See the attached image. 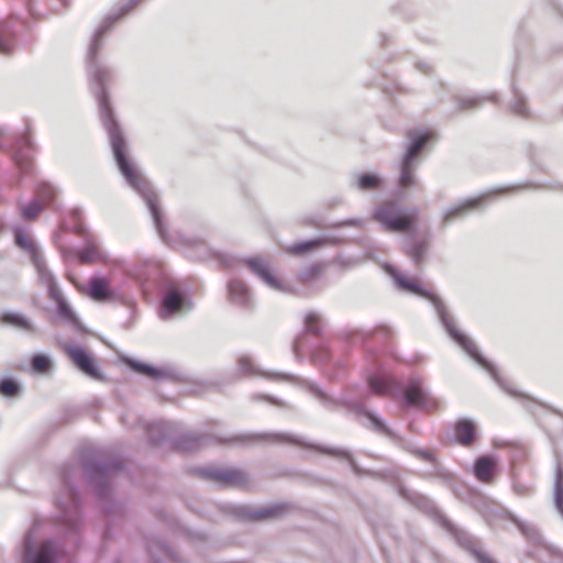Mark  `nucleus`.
Returning <instances> with one entry per match:
<instances>
[{
	"label": "nucleus",
	"mask_w": 563,
	"mask_h": 563,
	"mask_svg": "<svg viewBox=\"0 0 563 563\" xmlns=\"http://www.w3.org/2000/svg\"><path fill=\"white\" fill-rule=\"evenodd\" d=\"M398 495L416 509L430 517L437 525L444 529L455 543L467 552L476 563H498L486 551L478 547L479 540L466 530L454 525L426 495L408 488L402 483L397 484Z\"/></svg>",
	"instance_id": "nucleus-6"
},
{
	"label": "nucleus",
	"mask_w": 563,
	"mask_h": 563,
	"mask_svg": "<svg viewBox=\"0 0 563 563\" xmlns=\"http://www.w3.org/2000/svg\"><path fill=\"white\" fill-rule=\"evenodd\" d=\"M503 189H504V188H495V189H493V190H492V192H499V191H501Z\"/></svg>",
	"instance_id": "nucleus-59"
},
{
	"label": "nucleus",
	"mask_w": 563,
	"mask_h": 563,
	"mask_svg": "<svg viewBox=\"0 0 563 563\" xmlns=\"http://www.w3.org/2000/svg\"><path fill=\"white\" fill-rule=\"evenodd\" d=\"M497 99H498V97H497V95H496V93H492V95H490V100H492L493 102H496V101H497Z\"/></svg>",
	"instance_id": "nucleus-58"
},
{
	"label": "nucleus",
	"mask_w": 563,
	"mask_h": 563,
	"mask_svg": "<svg viewBox=\"0 0 563 563\" xmlns=\"http://www.w3.org/2000/svg\"><path fill=\"white\" fill-rule=\"evenodd\" d=\"M29 366L34 375L49 374L54 369V361L47 353L35 352L29 358Z\"/></svg>",
	"instance_id": "nucleus-39"
},
{
	"label": "nucleus",
	"mask_w": 563,
	"mask_h": 563,
	"mask_svg": "<svg viewBox=\"0 0 563 563\" xmlns=\"http://www.w3.org/2000/svg\"><path fill=\"white\" fill-rule=\"evenodd\" d=\"M500 517L511 521L530 542L534 544L543 542V536L540 530L534 525L522 521L512 511L504 509L500 512Z\"/></svg>",
	"instance_id": "nucleus-34"
},
{
	"label": "nucleus",
	"mask_w": 563,
	"mask_h": 563,
	"mask_svg": "<svg viewBox=\"0 0 563 563\" xmlns=\"http://www.w3.org/2000/svg\"><path fill=\"white\" fill-rule=\"evenodd\" d=\"M40 523L34 521L23 537L21 563H60L59 543L54 538H46L40 544L36 536Z\"/></svg>",
	"instance_id": "nucleus-13"
},
{
	"label": "nucleus",
	"mask_w": 563,
	"mask_h": 563,
	"mask_svg": "<svg viewBox=\"0 0 563 563\" xmlns=\"http://www.w3.org/2000/svg\"><path fill=\"white\" fill-rule=\"evenodd\" d=\"M322 272V265L319 263H313L308 265L302 272H300L299 276L303 282H309L310 279L319 276Z\"/></svg>",
	"instance_id": "nucleus-47"
},
{
	"label": "nucleus",
	"mask_w": 563,
	"mask_h": 563,
	"mask_svg": "<svg viewBox=\"0 0 563 563\" xmlns=\"http://www.w3.org/2000/svg\"><path fill=\"white\" fill-rule=\"evenodd\" d=\"M122 363L132 372L141 374L153 380L169 379L173 382H183V375L173 367L157 366L132 356H122Z\"/></svg>",
	"instance_id": "nucleus-19"
},
{
	"label": "nucleus",
	"mask_w": 563,
	"mask_h": 563,
	"mask_svg": "<svg viewBox=\"0 0 563 563\" xmlns=\"http://www.w3.org/2000/svg\"><path fill=\"white\" fill-rule=\"evenodd\" d=\"M43 209V202L38 198H32L29 203L20 205V214L23 219H35Z\"/></svg>",
	"instance_id": "nucleus-44"
},
{
	"label": "nucleus",
	"mask_w": 563,
	"mask_h": 563,
	"mask_svg": "<svg viewBox=\"0 0 563 563\" xmlns=\"http://www.w3.org/2000/svg\"><path fill=\"white\" fill-rule=\"evenodd\" d=\"M66 356L71 364L85 376L102 380L103 373L96 356L82 344L66 343L63 346Z\"/></svg>",
	"instance_id": "nucleus-17"
},
{
	"label": "nucleus",
	"mask_w": 563,
	"mask_h": 563,
	"mask_svg": "<svg viewBox=\"0 0 563 563\" xmlns=\"http://www.w3.org/2000/svg\"><path fill=\"white\" fill-rule=\"evenodd\" d=\"M191 474L221 487H238L247 483V475L239 468H221L211 466H197Z\"/></svg>",
	"instance_id": "nucleus-18"
},
{
	"label": "nucleus",
	"mask_w": 563,
	"mask_h": 563,
	"mask_svg": "<svg viewBox=\"0 0 563 563\" xmlns=\"http://www.w3.org/2000/svg\"><path fill=\"white\" fill-rule=\"evenodd\" d=\"M416 67L418 70L422 71L423 74H428L429 73V69L430 67L428 66V64L423 63V62H418L416 64Z\"/></svg>",
	"instance_id": "nucleus-54"
},
{
	"label": "nucleus",
	"mask_w": 563,
	"mask_h": 563,
	"mask_svg": "<svg viewBox=\"0 0 563 563\" xmlns=\"http://www.w3.org/2000/svg\"><path fill=\"white\" fill-rule=\"evenodd\" d=\"M140 1L141 0H128L117 10L109 12L91 35H103L104 33L112 31L115 24L119 23Z\"/></svg>",
	"instance_id": "nucleus-31"
},
{
	"label": "nucleus",
	"mask_w": 563,
	"mask_h": 563,
	"mask_svg": "<svg viewBox=\"0 0 563 563\" xmlns=\"http://www.w3.org/2000/svg\"><path fill=\"white\" fill-rule=\"evenodd\" d=\"M27 11L32 14L33 13V7L31 0H24Z\"/></svg>",
	"instance_id": "nucleus-55"
},
{
	"label": "nucleus",
	"mask_w": 563,
	"mask_h": 563,
	"mask_svg": "<svg viewBox=\"0 0 563 563\" xmlns=\"http://www.w3.org/2000/svg\"><path fill=\"white\" fill-rule=\"evenodd\" d=\"M158 314L161 319L167 320L176 314L188 311L191 308V299L186 290L178 289L173 280H166L163 285Z\"/></svg>",
	"instance_id": "nucleus-16"
},
{
	"label": "nucleus",
	"mask_w": 563,
	"mask_h": 563,
	"mask_svg": "<svg viewBox=\"0 0 563 563\" xmlns=\"http://www.w3.org/2000/svg\"><path fill=\"white\" fill-rule=\"evenodd\" d=\"M324 322L317 311H309L303 319V329L302 331L295 338L291 343V350L298 351L300 342L303 339H307V335H312L313 338H322L323 335Z\"/></svg>",
	"instance_id": "nucleus-30"
},
{
	"label": "nucleus",
	"mask_w": 563,
	"mask_h": 563,
	"mask_svg": "<svg viewBox=\"0 0 563 563\" xmlns=\"http://www.w3.org/2000/svg\"><path fill=\"white\" fill-rule=\"evenodd\" d=\"M55 243L65 262L76 260L79 264H90L108 261V254L99 250L98 245L89 238H85L84 246L76 249L58 243L57 238H55Z\"/></svg>",
	"instance_id": "nucleus-20"
},
{
	"label": "nucleus",
	"mask_w": 563,
	"mask_h": 563,
	"mask_svg": "<svg viewBox=\"0 0 563 563\" xmlns=\"http://www.w3.org/2000/svg\"><path fill=\"white\" fill-rule=\"evenodd\" d=\"M548 4L563 18V3L560 0H547Z\"/></svg>",
	"instance_id": "nucleus-51"
},
{
	"label": "nucleus",
	"mask_w": 563,
	"mask_h": 563,
	"mask_svg": "<svg viewBox=\"0 0 563 563\" xmlns=\"http://www.w3.org/2000/svg\"><path fill=\"white\" fill-rule=\"evenodd\" d=\"M0 323L5 327H12L21 331L32 332L34 331V324L30 318L25 314L11 311L3 310L0 312Z\"/></svg>",
	"instance_id": "nucleus-37"
},
{
	"label": "nucleus",
	"mask_w": 563,
	"mask_h": 563,
	"mask_svg": "<svg viewBox=\"0 0 563 563\" xmlns=\"http://www.w3.org/2000/svg\"><path fill=\"white\" fill-rule=\"evenodd\" d=\"M369 394L393 395L400 400L405 408H424L428 405V394L419 378L412 377L407 383L391 385L389 378L380 372H372L366 378Z\"/></svg>",
	"instance_id": "nucleus-10"
},
{
	"label": "nucleus",
	"mask_w": 563,
	"mask_h": 563,
	"mask_svg": "<svg viewBox=\"0 0 563 563\" xmlns=\"http://www.w3.org/2000/svg\"><path fill=\"white\" fill-rule=\"evenodd\" d=\"M238 368L245 376H263L268 379L280 380L291 377L288 373L282 372H265L255 365L251 357L247 355H241L238 358Z\"/></svg>",
	"instance_id": "nucleus-33"
},
{
	"label": "nucleus",
	"mask_w": 563,
	"mask_h": 563,
	"mask_svg": "<svg viewBox=\"0 0 563 563\" xmlns=\"http://www.w3.org/2000/svg\"><path fill=\"white\" fill-rule=\"evenodd\" d=\"M432 235L429 231L421 234H418V231L405 233L402 251L416 266H420L428 255Z\"/></svg>",
	"instance_id": "nucleus-21"
},
{
	"label": "nucleus",
	"mask_w": 563,
	"mask_h": 563,
	"mask_svg": "<svg viewBox=\"0 0 563 563\" xmlns=\"http://www.w3.org/2000/svg\"><path fill=\"white\" fill-rule=\"evenodd\" d=\"M344 371H345L344 365L341 363H338L334 367H329L325 371V375L330 379H336V378H340L344 374Z\"/></svg>",
	"instance_id": "nucleus-50"
},
{
	"label": "nucleus",
	"mask_w": 563,
	"mask_h": 563,
	"mask_svg": "<svg viewBox=\"0 0 563 563\" xmlns=\"http://www.w3.org/2000/svg\"><path fill=\"white\" fill-rule=\"evenodd\" d=\"M79 461L85 484L96 496L101 511L106 515L123 516L126 504L114 498L111 477L125 471L124 459L119 455H100L93 450H86L80 453Z\"/></svg>",
	"instance_id": "nucleus-3"
},
{
	"label": "nucleus",
	"mask_w": 563,
	"mask_h": 563,
	"mask_svg": "<svg viewBox=\"0 0 563 563\" xmlns=\"http://www.w3.org/2000/svg\"><path fill=\"white\" fill-rule=\"evenodd\" d=\"M205 437L198 432H180L175 431L172 439V448L179 452L197 451L203 443Z\"/></svg>",
	"instance_id": "nucleus-32"
},
{
	"label": "nucleus",
	"mask_w": 563,
	"mask_h": 563,
	"mask_svg": "<svg viewBox=\"0 0 563 563\" xmlns=\"http://www.w3.org/2000/svg\"><path fill=\"white\" fill-rule=\"evenodd\" d=\"M496 462V457L493 454L478 455L472 465L474 476L481 482H490Z\"/></svg>",
	"instance_id": "nucleus-35"
},
{
	"label": "nucleus",
	"mask_w": 563,
	"mask_h": 563,
	"mask_svg": "<svg viewBox=\"0 0 563 563\" xmlns=\"http://www.w3.org/2000/svg\"><path fill=\"white\" fill-rule=\"evenodd\" d=\"M341 239L333 235H319L307 240L295 241L287 246V252L294 256H305L312 252L327 246L336 245Z\"/></svg>",
	"instance_id": "nucleus-26"
},
{
	"label": "nucleus",
	"mask_w": 563,
	"mask_h": 563,
	"mask_svg": "<svg viewBox=\"0 0 563 563\" xmlns=\"http://www.w3.org/2000/svg\"><path fill=\"white\" fill-rule=\"evenodd\" d=\"M157 544L159 547V549L167 555L169 556L170 559L175 560L176 559V554L175 552L172 550L170 547H168L164 541L162 540H158L157 541Z\"/></svg>",
	"instance_id": "nucleus-52"
},
{
	"label": "nucleus",
	"mask_w": 563,
	"mask_h": 563,
	"mask_svg": "<svg viewBox=\"0 0 563 563\" xmlns=\"http://www.w3.org/2000/svg\"><path fill=\"white\" fill-rule=\"evenodd\" d=\"M433 135V131L421 128L409 129L406 132L407 143L398 163L397 196L405 197L408 189L418 187L419 157Z\"/></svg>",
	"instance_id": "nucleus-9"
},
{
	"label": "nucleus",
	"mask_w": 563,
	"mask_h": 563,
	"mask_svg": "<svg viewBox=\"0 0 563 563\" xmlns=\"http://www.w3.org/2000/svg\"><path fill=\"white\" fill-rule=\"evenodd\" d=\"M305 352H310V357L313 363H324L331 360V353L327 344L322 341V338L307 335V339L300 342L298 351L292 350L294 355L299 362L303 360Z\"/></svg>",
	"instance_id": "nucleus-24"
},
{
	"label": "nucleus",
	"mask_w": 563,
	"mask_h": 563,
	"mask_svg": "<svg viewBox=\"0 0 563 563\" xmlns=\"http://www.w3.org/2000/svg\"><path fill=\"white\" fill-rule=\"evenodd\" d=\"M228 294L230 300L241 307H249L251 301V294L249 287L240 280L232 279L228 284Z\"/></svg>",
	"instance_id": "nucleus-38"
},
{
	"label": "nucleus",
	"mask_w": 563,
	"mask_h": 563,
	"mask_svg": "<svg viewBox=\"0 0 563 563\" xmlns=\"http://www.w3.org/2000/svg\"><path fill=\"white\" fill-rule=\"evenodd\" d=\"M364 224L363 220L361 218H346L343 220H339L335 222H332L330 224L331 228L340 229L344 227H353V228H360Z\"/></svg>",
	"instance_id": "nucleus-49"
},
{
	"label": "nucleus",
	"mask_w": 563,
	"mask_h": 563,
	"mask_svg": "<svg viewBox=\"0 0 563 563\" xmlns=\"http://www.w3.org/2000/svg\"><path fill=\"white\" fill-rule=\"evenodd\" d=\"M36 196L43 200V202H51L56 195V188L46 181H41L35 188Z\"/></svg>",
	"instance_id": "nucleus-45"
},
{
	"label": "nucleus",
	"mask_w": 563,
	"mask_h": 563,
	"mask_svg": "<svg viewBox=\"0 0 563 563\" xmlns=\"http://www.w3.org/2000/svg\"><path fill=\"white\" fill-rule=\"evenodd\" d=\"M305 387L325 409L336 411L345 407L350 411L364 417L367 420L366 427L374 432L386 437L395 445H405V439L401 434L390 428L382 416L368 409L364 404L351 401L344 396L334 397L328 394L318 383L312 380H307Z\"/></svg>",
	"instance_id": "nucleus-7"
},
{
	"label": "nucleus",
	"mask_w": 563,
	"mask_h": 563,
	"mask_svg": "<svg viewBox=\"0 0 563 563\" xmlns=\"http://www.w3.org/2000/svg\"><path fill=\"white\" fill-rule=\"evenodd\" d=\"M38 280L40 284L46 288L48 298L54 301L55 319L68 324L77 332H87V329L79 316L64 296L55 274L53 272L44 273V276L38 278Z\"/></svg>",
	"instance_id": "nucleus-14"
},
{
	"label": "nucleus",
	"mask_w": 563,
	"mask_h": 563,
	"mask_svg": "<svg viewBox=\"0 0 563 563\" xmlns=\"http://www.w3.org/2000/svg\"><path fill=\"white\" fill-rule=\"evenodd\" d=\"M383 330L385 331L386 334H389L390 333V330L387 329L386 327H383Z\"/></svg>",
	"instance_id": "nucleus-60"
},
{
	"label": "nucleus",
	"mask_w": 563,
	"mask_h": 563,
	"mask_svg": "<svg viewBox=\"0 0 563 563\" xmlns=\"http://www.w3.org/2000/svg\"><path fill=\"white\" fill-rule=\"evenodd\" d=\"M64 8H67L69 5V0H60Z\"/></svg>",
	"instance_id": "nucleus-57"
},
{
	"label": "nucleus",
	"mask_w": 563,
	"mask_h": 563,
	"mask_svg": "<svg viewBox=\"0 0 563 563\" xmlns=\"http://www.w3.org/2000/svg\"><path fill=\"white\" fill-rule=\"evenodd\" d=\"M560 118H563V108L560 111Z\"/></svg>",
	"instance_id": "nucleus-61"
},
{
	"label": "nucleus",
	"mask_w": 563,
	"mask_h": 563,
	"mask_svg": "<svg viewBox=\"0 0 563 563\" xmlns=\"http://www.w3.org/2000/svg\"><path fill=\"white\" fill-rule=\"evenodd\" d=\"M0 150L8 153L23 177L33 170L34 145L29 134H12L7 128H0Z\"/></svg>",
	"instance_id": "nucleus-12"
},
{
	"label": "nucleus",
	"mask_w": 563,
	"mask_h": 563,
	"mask_svg": "<svg viewBox=\"0 0 563 563\" xmlns=\"http://www.w3.org/2000/svg\"><path fill=\"white\" fill-rule=\"evenodd\" d=\"M479 437L476 422L468 417H460L452 424L449 441L452 444L471 446Z\"/></svg>",
	"instance_id": "nucleus-23"
},
{
	"label": "nucleus",
	"mask_w": 563,
	"mask_h": 563,
	"mask_svg": "<svg viewBox=\"0 0 563 563\" xmlns=\"http://www.w3.org/2000/svg\"><path fill=\"white\" fill-rule=\"evenodd\" d=\"M453 101L456 104V110L457 111H466V110L476 108L479 104H482L483 101H484V97L476 96V95H472V96H468V95L460 96V95H457V96L453 97Z\"/></svg>",
	"instance_id": "nucleus-43"
},
{
	"label": "nucleus",
	"mask_w": 563,
	"mask_h": 563,
	"mask_svg": "<svg viewBox=\"0 0 563 563\" xmlns=\"http://www.w3.org/2000/svg\"><path fill=\"white\" fill-rule=\"evenodd\" d=\"M485 196H473L453 203L443 212L442 224L446 227L456 220L465 218L483 203Z\"/></svg>",
	"instance_id": "nucleus-27"
},
{
	"label": "nucleus",
	"mask_w": 563,
	"mask_h": 563,
	"mask_svg": "<svg viewBox=\"0 0 563 563\" xmlns=\"http://www.w3.org/2000/svg\"><path fill=\"white\" fill-rule=\"evenodd\" d=\"M181 429L180 423L168 420H158L148 423L146 427V435L153 445H162L172 443L175 431Z\"/></svg>",
	"instance_id": "nucleus-29"
},
{
	"label": "nucleus",
	"mask_w": 563,
	"mask_h": 563,
	"mask_svg": "<svg viewBox=\"0 0 563 563\" xmlns=\"http://www.w3.org/2000/svg\"><path fill=\"white\" fill-rule=\"evenodd\" d=\"M179 241L187 246L189 256L196 261H216L221 267L225 268L242 263L267 287L280 292L288 291V287L276 276L271 264L260 254L244 257L228 254L212 249L205 239L198 235H180Z\"/></svg>",
	"instance_id": "nucleus-5"
},
{
	"label": "nucleus",
	"mask_w": 563,
	"mask_h": 563,
	"mask_svg": "<svg viewBox=\"0 0 563 563\" xmlns=\"http://www.w3.org/2000/svg\"><path fill=\"white\" fill-rule=\"evenodd\" d=\"M218 441L223 444L238 446H253L262 443H273L291 444L297 446L309 448L321 454L334 457L336 460L346 461L350 465L351 471L356 476H369L373 478L380 477L378 472L363 468L362 466H360L355 462L354 454L350 449L310 442L291 432H240L233 433L231 435H219Z\"/></svg>",
	"instance_id": "nucleus-4"
},
{
	"label": "nucleus",
	"mask_w": 563,
	"mask_h": 563,
	"mask_svg": "<svg viewBox=\"0 0 563 563\" xmlns=\"http://www.w3.org/2000/svg\"><path fill=\"white\" fill-rule=\"evenodd\" d=\"M14 244L30 254L31 261L35 266L37 277L44 276V273H51L52 271L46 266L44 260L40 254V250L36 243L26 234L25 230L21 227L13 229Z\"/></svg>",
	"instance_id": "nucleus-22"
},
{
	"label": "nucleus",
	"mask_w": 563,
	"mask_h": 563,
	"mask_svg": "<svg viewBox=\"0 0 563 563\" xmlns=\"http://www.w3.org/2000/svg\"><path fill=\"white\" fill-rule=\"evenodd\" d=\"M386 266L389 268L388 274L395 287L400 292L428 300L432 305L438 320L448 336L455 344H457L471 360H473L477 365L485 369L505 393L516 398L525 397L522 393L508 386L507 382L499 375L496 365L482 354V352L466 333L456 328L453 316L449 311L442 298L437 292L427 288L423 284L413 277L406 275L391 264L386 263Z\"/></svg>",
	"instance_id": "nucleus-2"
},
{
	"label": "nucleus",
	"mask_w": 563,
	"mask_h": 563,
	"mask_svg": "<svg viewBox=\"0 0 563 563\" xmlns=\"http://www.w3.org/2000/svg\"><path fill=\"white\" fill-rule=\"evenodd\" d=\"M553 504L563 519V464L561 462H556L554 468Z\"/></svg>",
	"instance_id": "nucleus-40"
},
{
	"label": "nucleus",
	"mask_w": 563,
	"mask_h": 563,
	"mask_svg": "<svg viewBox=\"0 0 563 563\" xmlns=\"http://www.w3.org/2000/svg\"><path fill=\"white\" fill-rule=\"evenodd\" d=\"M85 290L95 300L114 301L120 298L118 291L110 287L109 280L100 273L90 276Z\"/></svg>",
	"instance_id": "nucleus-28"
},
{
	"label": "nucleus",
	"mask_w": 563,
	"mask_h": 563,
	"mask_svg": "<svg viewBox=\"0 0 563 563\" xmlns=\"http://www.w3.org/2000/svg\"><path fill=\"white\" fill-rule=\"evenodd\" d=\"M353 186L360 191H372L384 186V178L374 170L361 172L354 175Z\"/></svg>",
	"instance_id": "nucleus-36"
},
{
	"label": "nucleus",
	"mask_w": 563,
	"mask_h": 563,
	"mask_svg": "<svg viewBox=\"0 0 563 563\" xmlns=\"http://www.w3.org/2000/svg\"><path fill=\"white\" fill-rule=\"evenodd\" d=\"M291 508V503L282 500L263 506H238L234 508L232 515L241 521H272L284 518Z\"/></svg>",
	"instance_id": "nucleus-15"
},
{
	"label": "nucleus",
	"mask_w": 563,
	"mask_h": 563,
	"mask_svg": "<svg viewBox=\"0 0 563 563\" xmlns=\"http://www.w3.org/2000/svg\"><path fill=\"white\" fill-rule=\"evenodd\" d=\"M103 38L91 37L88 47L86 64L90 90L97 100L100 120L108 133L115 166L126 185L145 202L159 239L164 243H168V231L164 222V214L159 206L157 192L134 165L129 153L128 139L111 101L108 82L112 79L113 73L98 58V54L104 45Z\"/></svg>",
	"instance_id": "nucleus-1"
},
{
	"label": "nucleus",
	"mask_w": 563,
	"mask_h": 563,
	"mask_svg": "<svg viewBox=\"0 0 563 563\" xmlns=\"http://www.w3.org/2000/svg\"><path fill=\"white\" fill-rule=\"evenodd\" d=\"M512 89V101L509 103L510 111L519 117L528 118L530 114L529 107L527 104L526 97L516 88V86L511 85Z\"/></svg>",
	"instance_id": "nucleus-42"
},
{
	"label": "nucleus",
	"mask_w": 563,
	"mask_h": 563,
	"mask_svg": "<svg viewBox=\"0 0 563 563\" xmlns=\"http://www.w3.org/2000/svg\"><path fill=\"white\" fill-rule=\"evenodd\" d=\"M151 563H165V562L157 556H153Z\"/></svg>",
	"instance_id": "nucleus-56"
},
{
	"label": "nucleus",
	"mask_w": 563,
	"mask_h": 563,
	"mask_svg": "<svg viewBox=\"0 0 563 563\" xmlns=\"http://www.w3.org/2000/svg\"><path fill=\"white\" fill-rule=\"evenodd\" d=\"M59 478L67 493L70 505L59 500L60 515L56 526L65 538H76L82 527V498L78 486V466L74 460L66 461L59 471Z\"/></svg>",
	"instance_id": "nucleus-8"
},
{
	"label": "nucleus",
	"mask_w": 563,
	"mask_h": 563,
	"mask_svg": "<svg viewBox=\"0 0 563 563\" xmlns=\"http://www.w3.org/2000/svg\"><path fill=\"white\" fill-rule=\"evenodd\" d=\"M23 394V386L11 375L0 377V395L7 398H18Z\"/></svg>",
	"instance_id": "nucleus-41"
},
{
	"label": "nucleus",
	"mask_w": 563,
	"mask_h": 563,
	"mask_svg": "<svg viewBox=\"0 0 563 563\" xmlns=\"http://www.w3.org/2000/svg\"><path fill=\"white\" fill-rule=\"evenodd\" d=\"M399 448L406 450L412 455L421 459L424 462H428L433 465V473L441 478L445 484L452 485L454 483V477L450 471H448L438 460L435 454L430 449L417 448L413 444L407 442L405 440V445H398Z\"/></svg>",
	"instance_id": "nucleus-25"
},
{
	"label": "nucleus",
	"mask_w": 563,
	"mask_h": 563,
	"mask_svg": "<svg viewBox=\"0 0 563 563\" xmlns=\"http://www.w3.org/2000/svg\"><path fill=\"white\" fill-rule=\"evenodd\" d=\"M70 219L73 220L71 230L79 235L86 234V227L84 224V214L79 208H75L70 211Z\"/></svg>",
	"instance_id": "nucleus-46"
},
{
	"label": "nucleus",
	"mask_w": 563,
	"mask_h": 563,
	"mask_svg": "<svg viewBox=\"0 0 563 563\" xmlns=\"http://www.w3.org/2000/svg\"><path fill=\"white\" fill-rule=\"evenodd\" d=\"M18 47L16 37H0V54L10 55Z\"/></svg>",
	"instance_id": "nucleus-48"
},
{
	"label": "nucleus",
	"mask_w": 563,
	"mask_h": 563,
	"mask_svg": "<svg viewBox=\"0 0 563 563\" xmlns=\"http://www.w3.org/2000/svg\"><path fill=\"white\" fill-rule=\"evenodd\" d=\"M253 399H265V400L269 401L271 404H274V405L278 404L277 399H275L272 396H266V395H254Z\"/></svg>",
	"instance_id": "nucleus-53"
},
{
	"label": "nucleus",
	"mask_w": 563,
	"mask_h": 563,
	"mask_svg": "<svg viewBox=\"0 0 563 563\" xmlns=\"http://www.w3.org/2000/svg\"><path fill=\"white\" fill-rule=\"evenodd\" d=\"M419 209L407 207L398 200L384 202L372 211V219L388 233H412L419 229Z\"/></svg>",
	"instance_id": "nucleus-11"
}]
</instances>
